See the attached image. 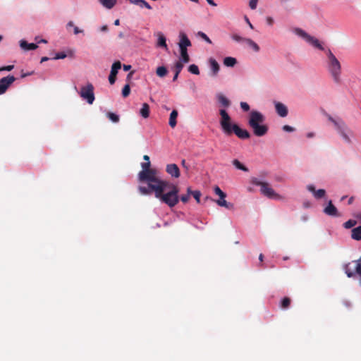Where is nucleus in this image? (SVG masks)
Here are the masks:
<instances>
[{"instance_id":"obj_1","label":"nucleus","mask_w":361,"mask_h":361,"mask_svg":"<svg viewBox=\"0 0 361 361\" xmlns=\"http://www.w3.org/2000/svg\"><path fill=\"white\" fill-rule=\"evenodd\" d=\"M152 187L155 197L169 207H175L179 202V189L177 185L165 180Z\"/></svg>"},{"instance_id":"obj_2","label":"nucleus","mask_w":361,"mask_h":361,"mask_svg":"<svg viewBox=\"0 0 361 361\" xmlns=\"http://www.w3.org/2000/svg\"><path fill=\"white\" fill-rule=\"evenodd\" d=\"M219 115L221 116L219 123L223 133L226 136H231L234 133L240 139H248L250 137L247 130L242 129L238 124L232 123L231 116L225 109H220Z\"/></svg>"},{"instance_id":"obj_3","label":"nucleus","mask_w":361,"mask_h":361,"mask_svg":"<svg viewBox=\"0 0 361 361\" xmlns=\"http://www.w3.org/2000/svg\"><path fill=\"white\" fill-rule=\"evenodd\" d=\"M138 179L140 182L147 183V187L139 186L138 190L142 195H150L152 191V187L161 185L160 183L165 181L158 177V171L155 169H151L147 171H140L138 173Z\"/></svg>"},{"instance_id":"obj_4","label":"nucleus","mask_w":361,"mask_h":361,"mask_svg":"<svg viewBox=\"0 0 361 361\" xmlns=\"http://www.w3.org/2000/svg\"><path fill=\"white\" fill-rule=\"evenodd\" d=\"M264 121L265 116L261 112L252 110L250 113L248 124L256 136L262 137L267 133L268 127L264 124Z\"/></svg>"},{"instance_id":"obj_5","label":"nucleus","mask_w":361,"mask_h":361,"mask_svg":"<svg viewBox=\"0 0 361 361\" xmlns=\"http://www.w3.org/2000/svg\"><path fill=\"white\" fill-rule=\"evenodd\" d=\"M326 56L328 58L327 68L330 73L334 81L336 83L341 82V66L339 61L334 55L330 49L326 51Z\"/></svg>"},{"instance_id":"obj_6","label":"nucleus","mask_w":361,"mask_h":361,"mask_svg":"<svg viewBox=\"0 0 361 361\" xmlns=\"http://www.w3.org/2000/svg\"><path fill=\"white\" fill-rule=\"evenodd\" d=\"M323 115L325 116L327 119L331 122L338 133L341 135L343 139L346 142L350 143L351 142L348 134L350 133V130L348 128L346 123L341 118H334L330 114H329L326 111L323 110Z\"/></svg>"},{"instance_id":"obj_7","label":"nucleus","mask_w":361,"mask_h":361,"mask_svg":"<svg viewBox=\"0 0 361 361\" xmlns=\"http://www.w3.org/2000/svg\"><path fill=\"white\" fill-rule=\"evenodd\" d=\"M251 183L257 186H260V191L262 194L270 199L282 200L283 197L277 194L267 182L259 180L257 178H253Z\"/></svg>"},{"instance_id":"obj_8","label":"nucleus","mask_w":361,"mask_h":361,"mask_svg":"<svg viewBox=\"0 0 361 361\" xmlns=\"http://www.w3.org/2000/svg\"><path fill=\"white\" fill-rule=\"evenodd\" d=\"M79 94L88 104H92L94 102L95 97L92 84L88 83L86 86L82 87Z\"/></svg>"},{"instance_id":"obj_9","label":"nucleus","mask_w":361,"mask_h":361,"mask_svg":"<svg viewBox=\"0 0 361 361\" xmlns=\"http://www.w3.org/2000/svg\"><path fill=\"white\" fill-rule=\"evenodd\" d=\"M298 33L301 37H302L304 39H305L306 41L308 42L310 44H311L313 47H314L320 50L324 49L317 39L314 38V37L310 36V35H308L307 32H305L302 30L299 29L298 30Z\"/></svg>"},{"instance_id":"obj_10","label":"nucleus","mask_w":361,"mask_h":361,"mask_svg":"<svg viewBox=\"0 0 361 361\" xmlns=\"http://www.w3.org/2000/svg\"><path fill=\"white\" fill-rule=\"evenodd\" d=\"M15 81L16 78L10 75L0 79V95L4 94Z\"/></svg>"},{"instance_id":"obj_11","label":"nucleus","mask_w":361,"mask_h":361,"mask_svg":"<svg viewBox=\"0 0 361 361\" xmlns=\"http://www.w3.org/2000/svg\"><path fill=\"white\" fill-rule=\"evenodd\" d=\"M121 68V63L119 61H117L112 64L111 72L109 76V81L111 85L115 83L118 71Z\"/></svg>"},{"instance_id":"obj_12","label":"nucleus","mask_w":361,"mask_h":361,"mask_svg":"<svg viewBox=\"0 0 361 361\" xmlns=\"http://www.w3.org/2000/svg\"><path fill=\"white\" fill-rule=\"evenodd\" d=\"M166 171L174 178H178L180 175L179 168L176 164L166 165Z\"/></svg>"},{"instance_id":"obj_13","label":"nucleus","mask_w":361,"mask_h":361,"mask_svg":"<svg viewBox=\"0 0 361 361\" xmlns=\"http://www.w3.org/2000/svg\"><path fill=\"white\" fill-rule=\"evenodd\" d=\"M324 212L331 216H340L337 208L333 204L332 202L330 200L327 204V206L324 208Z\"/></svg>"},{"instance_id":"obj_14","label":"nucleus","mask_w":361,"mask_h":361,"mask_svg":"<svg viewBox=\"0 0 361 361\" xmlns=\"http://www.w3.org/2000/svg\"><path fill=\"white\" fill-rule=\"evenodd\" d=\"M275 109L280 116L286 117L288 115V109L283 104L279 102H275Z\"/></svg>"},{"instance_id":"obj_15","label":"nucleus","mask_w":361,"mask_h":361,"mask_svg":"<svg viewBox=\"0 0 361 361\" xmlns=\"http://www.w3.org/2000/svg\"><path fill=\"white\" fill-rule=\"evenodd\" d=\"M178 46L180 49H187L188 47L191 46L190 39L183 32L180 33V42L178 43Z\"/></svg>"},{"instance_id":"obj_16","label":"nucleus","mask_w":361,"mask_h":361,"mask_svg":"<svg viewBox=\"0 0 361 361\" xmlns=\"http://www.w3.org/2000/svg\"><path fill=\"white\" fill-rule=\"evenodd\" d=\"M208 62L212 72V75L216 76L220 69L219 63L213 58H209Z\"/></svg>"},{"instance_id":"obj_17","label":"nucleus","mask_w":361,"mask_h":361,"mask_svg":"<svg viewBox=\"0 0 361 361\" xmlns=\"http://www.w3.org/2000/svg\"><path fill=\"white\" fill-rule=\"evenodd\" d=\"M156 36L157 37V46L159 47H162V48L165 49V50H168V47L166 44V39L164 35L161 32H158L156 34Z\"/></svg>"},{"instance_id":"obj_18","label":"nucleus","mask_w":361,"mask_h":361,"mask_svg":"<svg viewBox=\"0 0 361 361\" xmlns=\"http://www.w3.org/2000/svg\"><path fill=\"white\" fill-rule=\"evenodd\" d=\"M307 189L309 191L313 192L314 197L317 199L324 197L326 194V191L324 189H319L316 190L315 188L312 185H308Z\"/></svg>"},{"instance_id":"obj_19","label":"nucleus","mask_w":361,"mask_h":361,"mask_svg":"<svg viewBox=\"0 0 361 361\" xmlns=\"http://www.w3.org/2000/svg\"><path fill=\"white\" fill-rule=\"evenodd\" d=\"M20 46L24 50H35L38 47L37 44L34 43L28 44L25 40H21L20 42Z\"/></svg>"},{"instance_id":"obj_20","label":"nucleus","mask_w":361,"mask_h":361,"mask_svg":"<svg viewBox=\"0 0 361 361\" xmlns=\"http://www.w3.org/2000/svg\"><path fill=\"white\" fill-rule=\"evenodd\" d=\"M183 68V64L182 61H177L173 67V70L175 72L174 76L173 78V81H176L178 77V75L181 72L182 69Z\"/></svg>"},{"instance_id":"obj_21","label":"nucleus","mask_w":361,"mask_h":361,"mask_svg":"<svg viewBox=\"0 0 361 361\" xmlns=\"http://www.w3.org/2000/svg\"><path fill=\"white\" fill-rule=\"evenodd\" d=\"M218 102L225 108L229 107L231 105V102L228 99H227L224 94H218L217 96Z\"/></svg>"},{"instance_id":"obj_22","label":"nucleus","mask_w":361,"mask_h":361,"mask_svg":"<svg viewBox=\"0 0 361 361\" xmlns=\"http://www.w3.org/2000/svg\"><path fill=\"white\" fill-rule=\"evenodd\" d=\"M149 106L147 103H143L142 108L140 110V116L144 118H147L149 116Z\"/></svg>"},{"instance_id":"obj_23","label":"nucleus","mask_w":361,"mask_h":361,"mask_svg":"<svg viewBox=\"0 0 361 361\" xmlns=\"http://www.w3.org/2000/svg\"><path fill=\"white\" fill-rule=\"evenodd\" d=\"M99 4L107 9H111L116 4V0H98Z\"/></svg>"},{"instance_id":"obj_24","label":"nucleus","mask_w":361,"mask_h":361,"mask_svg":"<svg viewBox=\"0 0 361 361\" xmlns=\"http://www.w3.org/2000/svg\"><path fill=\"white\" fill-rule=\"evenodd\" d=\"M180 59L178 61H182L183 64L190 61V56L188 54L187 49H180Z\"/></svg>"},{"instance_id":"obj_25","label":"nucleus","mask_w":361,"mask_h":361,"mask_svg":"<svg viewBox=\"0 0 361 361\" xmlns=\"http://www.w3.org/2000/svg\"><path fill=\"white\" fill-rule=\"evenodd\" d=\"M351 238L355 240H361V226L354 228L351 231Z\"/></svg>"},{"instance_id":"obj_26","label":"nucleus","mask_w":361,"mask_h":361,"mask_svg":"<svg viewBox=\"0 0 361 361\" xmlns=\"http://www.w3.org/2000/svg\"><path fill=\"white\" fill-rule=\"evenodd\" d=\"M130 2L139 6L140 8L145 7L147 9H152L151 6L145 0H130Z\"/></svg>"},{"instance_id":"obj_27","label":"nucleus","mask_w":361,"mask_h":361,"mask_svg":"<svg viewBox=\"0 0 361 361\" xmlns=\"http://www.w3.org/2000/svg\"><path fill=\"white\" fill-rule=\"evenodd\" d=\"M178 117V111L176 110H173L170 114L169 117V126L171 128H174L176 126V118Z\"/></svg>"},{"instance_id":"obj_28","label":"nucleus","mask_w":361,"mask_h":361,"mask_svg":"<svg viewBox=\"0 0 361 361\" xmlns=\"http://www.w3.org/2000/svg\"><path fill=\"white\" fill-rule=\"evenodd\" d=\"M237 63L235 58L227 56L224 59V64L227 67H233Z\"/></svg>"},{"instance_id":"obj_29","label":"nucleus","mask_w":361,"mask_h":361,"mask_svg":"<svg viewBox=\"0 0 361 361\" xmlns=\"http://www.w3.org/2000/svg\"><path fill=\"white\" fill-rule=\"evenodd\" d=\"M226 197H223L222 199L219 197V200H216V203L220 206L224 207L227 209H231L233 207V204L231 203H228L225 200Z\"/></svg>"},{"instance_id":"obj_30","label":"nucleus","mask_w":361,"mask_h":361,"mask_svg":"<svg viewBox=\"0 0 361 361\" xmlns=\"http://www.w3.org/2000/svg\"><path fill=\"white\" fill-rule=\"evenodd\" d=\"M290 298L288 297H284L281 301L280 307L283 310H286L290 307Z\"/></svg>"},{"instance_id":"obj_31","label":"nucleus","mask_w":361,"mask_h":361,"mask_svg":"<svg viewBox=\"0 0 361 361\" xmlns=\"http://www.w3.org/2000/svg\"><path fill=\"white\" fill-rule=\"evenodd\" d=\"M245 42L248 45L250 46V47H252L253 49V50L256 52L259 51V47L257 45V43H255L253 40H252L251 39H245Z\"/></svg>"},{"instance_id":"obj_32","label":"nucleus","mask_w":361,"mask_h":361,"mask_svg":"<svg viewBox=\"0 0 361 361\" xmlns=\"http://www.w3.org/2000/svg\"><path fill=\"white\" fill-rule=\"evenodd\" d=\"M233 166L237 168L239 170H242L245 172L248 171V169L244 166L243 164H241L238 159H234L232 161Z\"/></svg>"},{"instance_id":"obj_33","label":"nucleus","mask_w":361,"mask_h":361,"mask_svg":"<svg viewBox=\"0 0 361 361\" xmlns=\"http://www.w3.org/2000/svg\"><path fill=\"white\" fill-rule=\"evenodd\" d=\"M157 75L160 78H164L167 74V69L165 66H159L156 71Z\"/></svg>"},{"instance_id":"obj_34","label":"nucleus","mask_w":361,"mask_h":361,"mask_svg":"<svg viewBox=\"0 0 361 361\" xmlns=\"http://www.w3.org/2000/svg\"><path fill=\"white\" fill-rule=\"evenodd\" d=\"M106 116L114 123H118L120 120L119 116L113 112H108Z\"/></svg>"},{"instance_id":"obj_35","label":"nucleus","mask_w":361,"mask_h":361,"mask_svg":"<svg viewBox=\"0 0 361 361\" xmlns=\"http://www.w3.org/2000/svg\"><path fill=\"white\" fill-rule=\"evenodd\" d=\"M188 71L194 75H199L200 74V70L197 65L195 64H191L188 67Z\"/></svg>"},{"instance_id":"obj_36","label":"nucleus","mask_w":361,"mask_h":361,"mask_svg":"<svg viewBox=\"0 0 361 361\" xmlns=\"http://www.w3.org/2000/svg\"><path fill=\"white\" fill-rule=\"evenodd\" d=\"M214 193H215L216 195H218V196H219L220 198H221V199H222L223 197H226V194L224 192H223V191L221 190V188H220L219 186H217V185L214 186Z\"/></svg>"},{"instance_id":"obj_37","label":"nucleus","mask_w":361,"mask_h":361,"mask_svg":"<svg viewBox=\"0 0 361 361\" xmlns=\"http://www.w3.org/2000/svg\"><path fill=\"white\" fill-rule=\"evenodd\" d=\"M357 224V221L354 219H349L343 224L345 228H351Z\"/></svg>"},{"instance_id":"obj_38","label":"nucleus","mask_w":361,"mask_h":361,"mask_svg":"<svg viewBox=\"0 0 361 361\" xmlns=\"http://www.w3.org/2000/svg\"><path fill=\"white\" fill-rule=\"evenodd\" d=\"M130 93V87L129 84H126L122 90V95L123 97H127Z\"/></svg>"},{"instance_id":"obj_39","label":"nucleus","mask_w":361,"mask_h":361,"mask_svg":"<svg viewBox=\"0 0 361 361\" xmlns=\"http://www.w3.org/2000/svg\"><path fill=\"white\" fill-rule=\"evenodd\" d=\"M202 39H203L204 41H206L209 44H212V40L209 39V37L204 32H199L197 34Z\"/></svg>"},{"instance_id":"obj_40","label":"nucleus","mask_w":361,"mask_h":361,"mask_svg":"<svg viewBox=\"0 0 361 361\" xmlns=\"http://www.w3.org/2000/svg\"><path fill=\"white\" fill-rule=\"evenodd\" d=\"M231 38L233 40L238 42H245V39H246V38H243V37H240V35H238L237 34L232 35Z\"/></svg>"},{"instance_id":"obj_41","label":"nucleus","mask_w":361,"mask_h":361,"mask_svg":"<svg viewBox=\"0 0 361 361\" xmlns=\"http://www.w3.org/2000/svg\"><path fill=\"white\" fill-rule=\"evenodd\" d=\"M192 195L195 199L197 202L200 203V197H201V192L199 190H195L192 192Z\"/></svg>"},{"instance_id":"obj_42","label":"nucleus","mask_w":361,"mask_h":361,"mask_svg":"<svg viewBox=\"0 0 361 361\" xmlns=\"http://www.w3.org/2000/svg\"><path fill=\"white\" fill-rule=\"evenodd\" d=\"M141 166L142 169V171H147V170H149L152 169V168H150V166H151L150 162H143L141 164Z\"/></svg>"},{"instance_id":"obj_43","label":"nucleus","mask_w":361,"mask_h":361,"mask_svg":"<svg viewBox=\"0 0 361 361\" xmlns=\"http://www.w3.org/2000/svg\"><path fill=\"white\" fill-rule=\"evenodd\" d=\"M240 107L244 111H248L250 110V106L247 103L241 102Z\"/></svg>"},{"instance_id":"obj_44","label":"nucleus","mask_w":361,"mask_h":361,"mask_svg":"<svg viewBox=\"0 0 361 361\" xmlns=\"http://www.w3.org/2000/svg\"><path fill=\"white\" fill-rule=\"evenodd\" d=\"M66 57V54L64 52H59L56 54L54 59H63Z\"/></svg>"},{"instance_id":"obj_45","label":"nucleus","mask_w":361,"mask_h":361,"mask_svg":"<svg viewBox=\"0 0 361 361\" xmlns=\"http://www.w3.org/2000/svg\"><path fill=\"white\" fill-rule=\"evenodd\" d=\"M258 0H250L249 2V6L251 9L254 10L257 8Z\"/></svg>"},{"instance_id":"obj_46","label":"nucleus","mask_w":361,"mask_h":361,"mask_svg":"<svg viewBox=\"0 0 361 361\" xmlns=\"http://www.w3.org/2000/svg\"><path fill=\"white\" fill-rule=\"evenodd\" d=\"M189 199H190L189 194L183 195L180 197H179V200H180L183 203L188 202Z\"/></svg>"},{"instance_id":"obj_47","label":"nucleus","mask_w":361,"mask_h":361,"mask_svg":"<svg viewBox=\"0 0 361 361\" xmlns=\"http://www.w3.org/2000/svg\"><path fill=\"white\" fill-rule=\"evenodd\" d=\"M13 68H14L13 65H9V66H3V67L0 68V71H11V70L13 69Z\"/></svg>"},{"instance_id":"obj_48","label":"nucleus","mask_w":361,"mask_h":361,"mask_svg":"<svg viewBox=\"0 0 361 361\" xmlns=\"http://www.w3.org/2000/svg\"><path fill=\"white\" fill-rule=\"evenodd\" d=\"M283 130L286 132H293L294 131V128L290 126L285 125L283 126Z\"/></svg>"},{"instance_id":"obj_49","label":"nucleus","mask_w":361,"mask_h":361,"mask_svg":"<svg viewBox=\"0 0 361 361\" xmlns=\"http://www.w3.org/2000/svg\"><path fill=\"white\" fill-rule=\"evenodd\" d=\"M83 31L80 29H79L78 27L75 26L74 27V34L75 35H78L79 33H81Z\"/></svg>"},{"instance_id":"obj_50","label":"nucleus","mask_w":361,"mask_h":361,"mask_svg":"<svg viewBox=\"0 0 361 361\" xmlns=\"http://www.w3.org/2000/svg\"><path fill=\"white\" fill-rule=\"evenodd\" d=\"M267 22L269 25H272L274 23V20L271 17H267Z\"/></svg>"},{"instance_id":"obj_51","label":"nucleus","mask_w":361,"mask_h":361,"mask_svg":"<svg viewBox=\"0 0 361 361\" xmlns=\"http://www.w3.org/2000/svg\"><path fill=\"white\" fill-rule=\"evenodd\" d=\"M100 30L102 32H106L108 30V26L106 25H104L100 27Z\"/></svg>"},{"instance_id":"obj_52","label":"nucleus","mask_w":361,"mask_h":361,"mask_svg":"<svg viewBox=\"0 0 361 361\" xmlns=\"http://www.w3.org/2000/svg\"><path fill=\"white\" fill-rule=\"evenodd\" d=\"M207 3L212 6H216V4L214 1V0H206Z\"/></svg>"},{"instance_id":"obj_53","label":"nucleus","mask_w":361,"mask_h":361,"mask_svg":"<svg viewBox=\"0 0 361 361\" xmlns=\"http://www.w3.org/2000/svg\"><path fill=\"white\" fill-rule=\"evenodd\" d=\"M308 216L305 214L301 216V220L303 221H307L308 220Z\"/></svg>"},{"instance_id":"obj_54","label":"nucleus","mask_w":361,"mask_h":361,"mask_svg":"<svg viewBox=\"0 0 361 361\" xmlns=\"http://www.w3.org/2000/svg\"><path fill=\"white\" fill-rule=\"evenodd\" d=\"M130 68H131V66H130V65H123L124 71H129Z\"/></svg>"},{"instance_id":"obj_55","label":"nucleus","mask_w":361,"mask_h":361,"mask_svg":"<svg viewBox=\"0 0 361 361\" xmlns=\"http://www.w3.org/2000/svg\"><path fill=\"white\" fill-rule=\"evenodd\" d=\"M245 20H246L247 23L249 25L251 29H253L254 28L253 25H252V23L250 22L249 19L247 17H245Z\"/></svg>"},{"instance_id":"obj_56","label":"nucleus","mask_w":361,"mask_h":361,"mask_svg":"<svg viewBox=\"0 0 361 361\" xmlns=\"http://www.w3.org/2000/svg\"><path fill=\"white\" fill-rule=\"evenodd\" d=\"M193 192L194 191L191 190V188L189 187L187 188V194H189L190 196L192 195Z\"/></svg>"},{"instance_id":"obj_57","label":"nucleus","mask_w":361,"mask_h":361,"mask_svg":"<svg viewBox=\"0 0 361 361\" xmlns=\"http://www.w3.org/2000/svg\"><path fill=\"white\" fill-rule=\"evenodd\" d=\"M353 201H354V197H353V196H352V197H350L349 198V200H348V204H353Z\"/></svg>"},{"instance_id":"obj_58","label":"nucleus","mask_w":361,"mask_h":361,"mask_svg":"<svg viewBox=\"0 0 361 361\" xmlns=\"http://www.w3.org/2000/svg\"><path fill=\"white\" fill-rule=\"evenodd\" d=\"M143 159H144V160L146 161V162H150L149 161V157L148 155H144L143 156Z\"/></svg>"},{"instance_id":"obj_59","label":"nucleus","mask_w":361,"mask_h":361,"mask_svg":"<svg viewBox=\"0 0 361 361\" xmlns=\"http://www.w3.org/2000/svg\"><path fill=\"white\" fill-rule=\"evenodd\" d=\"M48 60H49V58H48V57H47V56H44V57H42V58L41 59V61H40V62H41V63H43V62L47 61H48Z\"/></svg>"},{"instance_id":"obj_60","label":"nucleus","mask_w":361,"mask_h":361,"mask_svg":"<svg viewBox=\"0 0 361 361\" xmlns=\"http://www.w3.org/2000/svg\"><path fill=\"white\" fill-rule=\"evenodd\" d=\"M133 74V72H130V73H129L128 74V75H127V80H130V78H131V77H132Z\"/></svg>"},{"instance_id":"obj_61","label":"nucleus","mask_w":361,"mask_h":361,"mask_svg":"<svg viewBox=\"0 0 361 361\" xmlns=\"http://www.w3.org/2000/svg\"><path fill=\"white\" fill-rule=\"evenodd\" d=\"M114 25L118 26L120 25V20L119 19H116L115 21H114Z\"/></svg>"},{"instance_id":"obj_62","label":"nucleus","mask_w":361,"mask_h":361,"mask_svg":"<svg viewBox=\"0 0 361 361\" xmlns=\"http://www.w3.org/2000/svg\"><path fill=\"white\" fill-rule=\"evenodd\" d=\"M181 164L183 167L188 169V166H185V159H183L182 161H181Z\"/></svg>"},{"instance_id":"obj_63","label":"nucleus","mask_w":361,"mask_h":361,"mask_svg":"<svg viewBox=\"0 0 361 361\" xmlns=\"http://www.w3.org/2000/svg\"><path fill=\"white\" fill-rule=\"evenodd\" d=\"M263 259H264V255L262 254H260L259 256V259L260 260V262H262Z\"/></svg>"},{"instance_id":"obj_64","label":"nucleus","mask_w":361,"mask_h":361,"mask_svg":"<svg viewBox=\"0 0 361 361\" xmlns=\"http://www.w3.org/2000/svg\"><path fill=\"white\" fill-rule=\"evenodd\" d=\"M67 25L72 27V26L74 25V24H73V23L72 21H70V22L68 23Z\"/></svg>"}]
</instances>
